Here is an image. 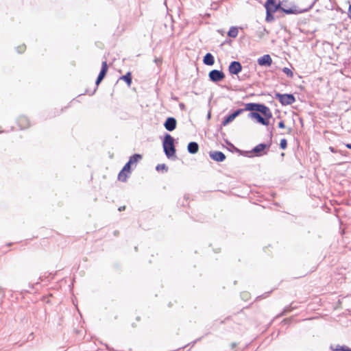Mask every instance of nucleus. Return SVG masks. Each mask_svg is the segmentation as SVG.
<instances>
[{"mask_svg": "<svg viewBox=\"0 0 351 351\" xmlns=\"http://www.w3.org/2000/svg\"><path fill=\"white\" fill-rule=\"evenodd\" d=\"M275 98L278 99L279 102L282 106L291 105L295 101V98L292 94H281L277 93L275 95Z\"/></svg>", "mask_w": 351, "mask_h": 351, "instance_id": "nucleus-4", "label": "nucleus"}, {"mask_svg": "<svg viewBox=\"0 0 351 351\" xmlns=\"http://www.w3.org/2000/svg\"><path fill=\"white\" fill-rule=\"evenodd\" d=\"M142 159V155L139 154H134L132 156L130 157V159L128 161L132 162V165L136 164L140 160Z\"/></svg>", "mask_w": 351, "mask_h": 351, "instance_id": "nucleus-17", "label": "nucleus"}, {"mask_svg": "<svg viewBox=\"0 0 351 351\" xmlns=\"http://www.w3.org/2000/svg\"><path fill=\"white\" fill-rule=\"evenodd\" d=\"M203 62L208 66L213 65L215 63L214 56L210 53H207L204 57Z\"/></svg>", "mask_w": 351, "mask_h": 351, "instance_id": "nucleus-14", "label": "nucleus"}, {"mask_svg": "<svg viewBox=\"0 0 351 351\" xmlns=\"http://www.w3.org/2000/svg\"><path fill=\"white\" fill-rule=\"evenodd\" d=\"M269 144L266 143H260L255 146L251 151L252 153L254 154L256 156H261L264 154H267V152L266 151L270 147Z\"/></svg>", "mask_w": 351, "mask_h": 351, "instance_id": "nucleus-6", "label": "nucleus"}, {"mask_svg": "<svg viewBox=\"0 0 351 351\" xmlns=\"http://www.w3.org/2000/svg\"><path fill=\"white\" fill-rule=\"evenodd\" d=\"M174 138L169 134H166L162 142L164 152L168 158L176 156V147L174 145Z\"/></svg>", "mask_w": 351, "mask_h": 351, "instance_id": "nucleus-3", "label": "nucleus"}, {"mask_svg": "<svg viewBox=\"0 0 351 351\" xmlns=\"http://www.w3.org/2000/svg\"><path fill=\"white\" fill-rule=\"evenodd\" d=\"M156 169L157 171H160V170H165L166 171H167L168 170V168L166 166L165 164H158L156 167Z\"/></svg>", "mask_w": 351, "mask_h": 351, "instance_id": "nucleus-25", "label": "nucleus"}, {"mask_svg": "<svg viewBox=\"0 0 351 351\" xmlns=\"http://www.w3.org/2000/svg\"><path fill=\"white\" fill-rule=\"evenodd\" d=\"M265 34H267V32L265 28H262L261 29L257 32V35L260 38H262Z\"/></svg>", "mask_w": 351, "mask_h": 351, "instance_id": "nucleus-23", "label": "nucleus"}, {"mask_svg": "<svg viewBox=\"0 0 351 351\" xmlns=\"http://www.w3.org/2000/svg\"><path fill=\"white\" fill-rule=\"evenodd\" d=\"M235 346H236V343H232V348H234Z\"/></svg>", "mask_w": 351, "mask_h": 351, "instance_id": "nucleus-36", "label": "nucleus"}, {"mask_svg": "<svg viewBox=\"0 0 351 351\" xmlns=\"http://www.w3.org/2000/svg\"><path fill=\"white\" fill-rule=\"evenodd\" d=\"M177 121L174 117H168L164 123L165 128L171 132L176 128Z\"/></svg>", "mask_w": 351, "mask_h": 351, "instance_id": "nucleus-11", "label": "nucleus"}, {"mask_svg": "<svg viewBox=\"0 0 351 351\" xmlns=\"http://www.w3.org/2000/svg\"><path fill=\"white\" fill-rule=\"evenodd\" d=\"M127 178H128L127 173L123 170H121L118 175L119 180H120L121 182H125L127 180Z\"/></svg>", "mask_w": 351, "mask_h": 351, "instance_id": "nucleus-20", "label": "nucleus"}, {"mask_svg": "<svg viewBox=\"0 0 351 351\" xmlns=\"http://www.w3.org/2000/svg\"><path fill=\"white\" fill-rule=\"evenodd\" d=\"M208 77L211 82L217 83L225 78V74L222 71L213 69L209 72Z\"/></svg>", "mask_w": 351, "mask_h": 351, "instance_id": "nucleus-5", "label": "nucleus"}, {"mask_svg": "<svg viewBox=\"0 0 351 351\" xmlns=\"http://www.w3.org/2000/svg\"><path fill=\"white\" fill-rule=\"evenodd\" d=\"M209 156L216 162H223L226 159V155L220 151H210Z\"/></svg>", "mask_w": 351, "mask_h": 351, "instance_id": "nucleus-10", "label": "nucleus"}, {"mask_svg": "<svg viewBox=\"0 0 351 351\" xmlns=\"http://www.w3.org/2000/svg\"><path fill=\"white\" fill-rule=\"evenodd\" d=\"M280 147L282 149H285L287 147V141L285 138L280 140Z\"/></svg>", "mask_w": 351, "mask_h": 351, "instance_id": "nucleus-24", "label": "nucleus"}, {"mask_svg": "<svg viewBox=\"0 0 351 351\" xmlns=\"http://www.w3.org/2000/svg\"><path fill=\"white\" fill-rule=\"evenodd\" d=\"M210 113L208 112V119H210Z\"/></svg>", "mask_w": 351, "mask_h": 351, "instance_id": "nucleus-37", "label": "nucleus"}, {"mask_svg": "<svg viewBox=\"0 0 351 351\" xmlns=\"http://www.w3.org/2000/svg\"><path fill=\"white\" fill-rule=\"evenodd\" d=\"M330 350L332 351H351V349L346 346H337L336 348L330 346Z\"/></svg>", "mask_w": 351, "mask_h": 351, "instance_id": "nucleus-19", "label": "nucleus"}, {"mask_svg": "<svg viewBox=\"0 0 351 351\" xmlns=\"http://www.w3.org/2000/svg\"><path fill=\"white\" fill-rule=\"evenodd\" d=\"M278 127L281 129H283L285 128V125L283 121H281L278 123Z\"/></svg>", "mask_w": 351, "mask_h": 351, "instance_id": "nucleus-29", "label": "nucleus"}, {"mask_svg": "<svg viewBox=\"0 0 351 351\" xmlns=\"http://www.w3.org/2000/svg\"><path fill=\"white\" fill-rule=\"evenodd\" d=\"M243 110L250 111L248 117L256 119L258 123L263 125H269V120L272 117V113L269 108L265 104L248 103L245 104Z\"/></svg>", "mask_w": 351, "mask_h": 351, "instance_id": "nucleus-1", "label": "nucleus"}, {"mask_svg": "<svg viewBox=\"0 0 351 351\" xmlns=\"http://www.w3.org/2000/svg\"><path fill=\"white\" fill-rule=\"evenodd\" d=\"M348 16L349 18L351 20V4L349 6V10H348Z\"/></svg>", "mask_w": 351, "mask_h": 351, "instance_id": "nucleus-30", "label": "nucleus"}, {"mask_svg": "<svg viewBox=\"0 0 351 351\" xmlns=\"http://www.w3.org/2000/svg\"><path fill=\"white\" fill-rule=\"evenodd\" d=\"M25 45H23L21 46L17 47L16 50L19 53H21L25 51Z\"/></svg>", "mask_w": 351, "mask_h": 351, "instance_id": "nucleus-27", "label": "nucleus"}, {"mask_svg": "<svg viewBox=\"0 0 351 351\" xmlns=\"http://www.w3.org/2000/svg\"><path fill=\"white\" fill-rule=\"evenodd\" d=\"M107 71H108V64H107V62L106 61H104L102 62L101 71H100V72H99V75L97 76V78L96 80V82H95V84H96L97 86L104 80V78L105 77V76H106V75L107 73Z\"/></svg>", "mask_w": 351, "mask_h": 351, "instance_id": "nucleus-9", "label": "nucleus"}, {"mask_svg": "<svg viewBox=\"0 0 351 351\" xmlns=\"http://www.w3.org/2000/svg\"><path fill=\"white\" fill-rule=\"evenodd\" d=\"M244 111L245 110H243L242 108L236 110L232 113L224 117L221 123V125L223 126L227 125L228 124L231 123L237 117L242 114Z\"/></svg>", "mask_w": 351, "mask_h": 351, "instance_id": "nucleus-7", "label": "nucleus"}, {"mask_svg": "<svg viewBox=\"0 0 351 351\" xmlns=\"http://www.w3.org/2000/svg\"><path fill=\"white\" fill-rule=\"evenodd\" d=\"M239 30L236 27H231L228 32V36L231 38H236L238 35Z\"/></svg>", "mask_w": 351, "mask_h": 351, "instance_id": "nucleus-18", "label": "nucleus"}, {"mask_svg": "<svg viewBox=\"0 0 351 351\" xmlns=\"http://www.w3.org/2000/svg\"><path fill=\"white\" fill-rule=\"evenodd\" d=\"M18 124L21 129H25L29 126V120L25 117H21L18 119Z\"/></svg>", "mask_w": 351, "mask_h": 351, "instance_id": "nucleus-15", "label": "nucleus"}, {"mask_svg": "<svg viewBox=\"0 0 351 351\" xmlns=\"http://www.w3.org/2000/svg\"><path fill=\"white\" fill-rule=\"evenodd\" d=\"M330 150L332 152H335V149L332 147H330Z\"/></svg>", "mask_w": 351, "mask_h": 351, "instance_id": "nucleus-35", "label": "nucleus"}, {"mask_svg": "<svg viewBox=\"0 0 351 351\" xmlns=\"http://www.w3.org/2000/svg\"><path fill=\"white\" fill-rule=\"evenodd\" d=\"M95 92H96V89L94 90V91L91 93V95H93Z\"/></svg>", "mask_w": 351, "mask_h": 351, "instance_id": "nucleus-38", "label": "nucleus"}, {"mask_svg": "<svg viewBox=\"0 0 351 351\" xmlns=\"http://www.w3.org/2000/svg\"><path fill=\"white\" fill-rule=\"evenodd\" d=\"M272 63L271 58L269 54L264 55L258 59L260 66H270Z\"/></svg>", "mask_w": 351, "mask_h": 351, "instance_id": "nucleus-12", "label": "nucleus"}, {"mask_svg": "<svg viewBox=\"0 0 351 351\" xmlns=\"http://www.w3.org/2000/svg\"><path fill=\"white\" fill-rule=\"evenodd\" d=\"M242 65L239 61H232L228 66V71L231 75H238L242 71Z\"/></svg>", "mask_w": 351, "mask_h": 351, "instance_id": "nucleus-8", "label": "nucleus"}, {"mask_svg": "<svg viewBox=\"0 0 351 351\" xmlns=\"http://www.w3.org/2000/svg\"><path fill=\"white\" fill-rule=\"evenodd\" d=\"M154 61L157 65H159L162 62V60L158 58H156Z\"/></svg>", "mask_w": 351, "mask_h": 351, "instance_id": "nucleus-28", "label": "nucleus"}, {"mask_svg": "<svg viewBox=\"0 0 351 351\" xmlns=\"http://www.w3.org/2000/svg\"><path fill=\"white\" fill-rule=\"evenodd\" d=\"M266 9V18L265 20L267 22H271L274 20V13L277 10H281L284 13L287 14H298L300 13V11H298L295 6H293L290 8H285L282 6V3L279 2L277 5H265Z\"/></svg>", "mask_w": 351, "mask_h": 351, "instance_id": "nucleus-2", "label": "nucleus"}, {"mask_svg": "<svg viewBox=\"0 0 351 351\" xmlns=\"http://www.w3.org/2000/svg\"><path fill=\"white\" fill-rule=\"evenodd\" d=\"M282 71H283V73H285L288 77H293V72L291 71V69H289V68H287V67H284V68L282 69Z\"/></svg>", "mask_w": 351, "mask_h": 351, "instance_id": "nucleus-22", "label": "nucleus"}, {"mask_svg": "<svg viewBox=\"0 0 351 351\" xmlns=\"http://www.w3.org/2000/svg\"><path fill=\"white\" fill-rule=\"evenodd\" d=\"M265 5H269L273 6V5H277L278 3H276V0H267Z\"/></svg>", "mask_w": 351, "mask_h": 351, "instance_id": "nucleus-26", "label": "nucleus"}, {"mask_svg": "<svg viewBox=\"0 0 351 351\" xmlns=\"http://www.w3.org/2000/svg\"><path fill=\"white\" fill-rule=\"evenodd\" d=\"M120 80H122L126 82L128 86H130L132 84V74L130 72H128L125 75H122L120 77Z\"/></svg>", "mask_w": 351, "mask_h": 351, "instance_id": "nucleus-16", "label": "nucleus"}, {"mask_svg": "<svg viewBox=\"0 0 351 351\" xmlns=\"http://www.w3.org/2000/svg\"><path fill=\"white\" fill-rule=\"evenodd\" d=\"M289 311V309L288 308H285L284 311L281 313V315H284L286 312Z\"/></svg>", "mask_w": 351, "mask_h": 351, "instance_id": "nucleus-32", "label": "nucleus"}, {"mask_svg": "<svg viewBox=\"0 0 351 351\" xmlns=\"http://www.w3.org/2000/svg\"><path fill=\"white\" fill-rule=\"evenodd\" d=\"M187 150L191 154H195L199 151V145L196 142H190L187 145Z\"/></svg>", "mask_w": 351, "mask_h": 351, "instance_id": "nucleus-13", "label": "nucleus"}, {"mask_svg": "<svg viewBox=\"0 0 351 351\" xmlns=\"http://www.w3.org/2000/svg\"><path fill=\"white\" fill-rule=\"evenodd\" d=\"M124 209H125V206H121L119 208V211L123 210Z\"/></svg>", "mask_w": 351, "mask_h": 351, "instance_id": "nucleus-34", "label": "nucleus"}, {"mask_svg": "<svg viewBox=\"0 0 351 351\" xmlns=\"http://www.w3.org/2000/svg\"><path fill=\"white\" fill-rule=\"evenodd\" d=\"M131 167H132V162L131 161H128L123 167V168L122 169V170H123L125 172H128V173H130V170H131Z\"/></svg>", "mask_w": 351, "mask_h": 351, "instance_id": "nucleus-21", "label": "nucleus"}, {"mask_svg": "<svg viewBox=\"0 0 351 351\" xmlns=\"http://www.w3.org/2000/svg\"><path fill=\"white\" fill-rule=\"evenodd\" d=\"M346 147L348 149H351V143H348L346 145Z\"/></svg>", "mask_w": 351, "mask_h": 351, "instance_id": "nucleus-33", "label": "nucleus"}, {"mask_svg": "<svg viewBox=\"0 0 351 351\" xmlns=\"http://www.w3.org/2000/svg\"><path fill=\"white\" fill-rule=\"evenodd\" d=\"M179 106H180V108L181 109H184V107H185V106H184V104L183 103H180V104H179Z\"/></svg>", "mask_w": 351, "mask_h": 351, "instance_id": "nucleus-31", "label": "nucleus"}]
</instances>
